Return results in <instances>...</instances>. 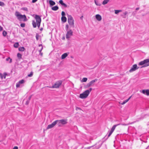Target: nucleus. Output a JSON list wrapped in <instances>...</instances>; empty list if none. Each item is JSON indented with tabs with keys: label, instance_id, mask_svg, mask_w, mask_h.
<instances>
[{
	"label": "nucleus",
	"instance_id": "obj_1",
	"mask_svg": "<svg viewBox=\"0 0 149 149\" xmlns=\"http://www.w3.org/2000/svg\"><path fill=\"white\" fill-rule=\"evenodd\" d=\"M138 65L142 66L141 68L149 66V59H146L138 63Z\"/></svg>",
	"mask_w": 149,
	"mask_h": 149
},
{
	"label": "nucleus",
	"instance_id": "obj_2",
	"mask_svg": "<svg viewBox=\"0 0 149 149\" xmlns=\"http://www.w3.org/2000/svg\"><path fill=\"white\" fill-rule=\"evenodd\" d=\"M15 15L19 20H20L21 19H24L23 21L24 22L26 21L27 20L26 16L25 15H22L18 11L15 12Z\"/></svg>",
	"mask_w": 149,
	"mask_h": 149
},
{
	"label": "nucleus",
	"instance_id": "obj_3",
	"mask_svg": "<svg viewBox=\"0 0 149 149\" xmlns=\"http://www.w3.org/2000/svg\"><path fill=\"white\" fill-rule=\"evenodd\" d=\"M68 21L70 27H74V20L71 15L68 14Z\"/></svg>",
	"mask_w": 149,
	"mask_h": 149
},
{
	"label": "nucleus",
	"instance_id": "obj_4",
	"mask_svg": "<svg viewBox=\"0 0 149 149\" xmlns=\"http://www.w3.org/2000/svg\"><path fill=\"white\" fill-rule=\"evenodd\" d=\"M67 119H61L60 120H57L55 121L56 125L57 124L59 127H61L62 125H64L67 123Z\"/></svg>",
	"mask_w": 149,
	"mask_h": 149
},
{
	"label": "nucleus",
	"instance_id": "obj_5",
	"mask_svg": "<svg viewBox=\"0 0 149 149\" xmlns=\"http://www.w3.org/2000/svg\"><path fill=\"white\" fill-rule=\"evenodd\" d=\"M62 81L59 80L56 81L55 83L52 86L49 87L50 88H59V86L62 84Z\"/></svg>",
	"mask_w": 149,
	"mask_h": 149
},
{
	"label": "nucleus",
	"instance_id": "obj_6",
	"mask_svg": "<svg viewBox=\"0 0 149 149\" xmlns=\"http://www.w3.org/2000/svg\"><path fill=\"white\" fill-rule=\"evenodd\" d=\"M89 95V91H85L83 93L80 94L79 97L81 99L86 98Z\"/></svg>",
	"mask_w": 149,
	"mask_h": 149
},
{
	"label": "nucleus",
	"instance_id": "obj_7",
	"mask_svg": "<svg viewBox=\"0 0 149 149\" xmlns=\"http://www.w3.org/2000/svg\"><path fill=\"white\" fill-rule=\"evenodd\" d=\"M67 32L66 35V38L68 40H69L70 37L73 35V32L71 30L67 31Z\"/></svg>",
	"mask_w": 149,
	"mask_h": 149
},
{
	"label": "nucleus",
	"instance_id": "obj_8",
	"mask_svg": "<svg viewBox=\"0 0 149 149\" xmlns=\"http://www.w3.org/2000/svg\"><path fill=\"white\" fill-rule=\"evenodd\" d=\"M97 79H95L91 81L89 83L87 84L85 86L86 88H88L89 87L93 86L94 85V83L97 81Z\"/></svg>",
	"mask_w": 149,
	"mask_h": 149
},
{
	"label": "nucleus",
	"instance_id": "obj_9",
	"mask_svg": "<svg viewBox=\"0 0 149 149\" xmlns=\"http://www.w3.org/2000/svg\"><path fill=\"white\" fill-rule=\"evenodd\" d=\"M139 68V67H138L136 64H135L132 65L131 69L130 70L129 72H132L138 69Z\"/></svg>",
	"mask_w": 149,
	"mask_h": 149
},
{
	"label": "nucleus",
	"instance_id": "obj_10",
	"mask_svg": "<svg viewBox=\"0 0 149 149\" xmlns=\"http://www.w3.org/2000/svg\"><path fill=\"white\" fill-rule=\"evenodd\" d=\"M35 18L36 20V23H41V18L39 15H36Z\"/></svg>",
	"mask_w": 149,
	"mask_h": 149
},
{
	"label": "nucleus",
	"instance_id": "obj_11",
	"mask_svg": "<svg viewBox=\"0 0 149 149\" xmlns=\"http://www.w3.org/2000/svg\"><path fill=\"white\" fill-rule=\"evenodd\" d=\"M149 116V114H142L141 115V116L140 118H138V121H139L140 120H141L143 119L144 118H146V116Z\"/></svg>",
	"mask_w": 149,
	"mask_h": 149
},
{
	"label": "nucleus",
	"instance_id": "obj_12",
	"mask_svg": "<svg viewBox=\"0 0 149 149\" xmlns=\"http://www.w3.org/2000/svg\"><path fill=\"white\" fill-rule=\"evenodd\" d=\"M55 121L53 122L51 124L48 125L47 128V129H51L53 128L56 125Z\"/></svg>",
	"mask_w": 149,
	"mask_h": 149
},
{
	"label": "nucleus",
	"instance_id": "obj_13",
	"mask_svg": "<svg viewBox=\"0 0 149 149\" xmlns=\"http://www.w3.org/2000/svg\"><path fill=\"white\" fill-rule=\"evenodd\" d=\"M24 83V79H22L19 81V82L16 83V87L17 88H18L20 86V84H23Z\"/></svg>",
	"mask_w": 149,
	"mask_h": 149
},
{
	"label": "nucleus",
	"instance_id": "obj_14",
	"mask_svg": "<svg viewBox=\"0 0 149 149\" xmlns=\"http://www.w3.org/2000/svg\"><path fill=\"white\" fill-rule=\"evenodd\" d=\"M59 3L61 4V5L63 6L64 7H67V5L65 3H63V1L62 0H60L59 1Z\"/></svg>",
	"mask_w": 149,
	"mask_h": 149
},
{
	"label": "nucleus",
	"instance_id": "obj_15",
	"mask_svg": "<svg viewBox=\"0 0 149 149\" xmlns=\"http://www.w3.org/2000/svg\"><path fill=\"white\" fill-rule=\"evenodd\" d=\"M142 93L144 94H146L147 95H149V90H143L142 91Z\"/></svg>",
	"mask_w": 149,
	"mask_h": 149
},
{
	"label": "nucleus",
	"instance_id": "obj_16",
	"mask_svg": "<svg viewBox=\"0 0 149 149\" xmlns=\"http://www.w3.org/2000/svg\"><path fill=\"white\" fill-rule=\"evenodd\" d=\"M49 3L50 6H52L55 5V2L54 1L52 0H49Z\"/></svg>",
	"mask_w": 149,
	"mask_h": 149
},
{
	"label": "nucleus",
	"instance_id": "obj_17",
	"mask_svg": "<svg viewBox=\"0 0 149 149\" xmlns=\"http://www.w3.org/2000/svg\"><path fill=\"white\" fill-rule=\"evenodd\" d=\"M96 19L98 21H100L102 19V17L101 15L99 14H97L95 16Z\"/></svg>",
	"mask_w": 149,
	"mask_h": 149
},
{
	"label": "nucleus",
	"instance_id": "obj_18",
	"mask_svg": "<svg viewBox=\"0 0 149 149\" xmlns=\"http://www.w3.org/2000/svg\"><path fill=\"white\" fill-rule=\"evenodd\" d=\"M68 54L67 53H65L63 54L61 57V59H64L65 58L68 56Z\"/></svg>",
	"mask_w": 149,
	"mask_h": 149
},
{
	"label": "nucleus",
	"instance_id": "obj_19",
	"mask_svg": "<svg viewBox=\"0 0 149 149\" xmlns=\"http://www.w3.org/2000/svg\"><path fill=\"white\" fill-rule=\"evenodd\" d=\"M121 124H116V125H114L113 127H112L111 129V130H112V131H114V130L115 129V128H116V127L118 126V125H121ZM122 125H124V124H121Z\"/></svg>",
	"mask_w": 149,
	"mask_h": 149
},
{
	"label": "nucleus",
	"instance_id": "obj_20",
	"mask_svg": "<svg viewBox=\"0 0 149 149\" xmlns=\"http://www.w3.org/2000/svg\"><path fill=\"white\" fill-rule=\"evenodd\" d=\"M59 8L58 6H55L52 8V9L54 11L57 10Z\"/></svg>",
	"mask_w": 149,
	"mask_h": 149
},
{
	"label": "nucleus",
	"instance_id": "obj_21",
	"mask_svg": "<svg viewBox=\"0 0 149 149\" xmlns=\"http://www.w3.org/2000/svg\"><path fill=\"white\" fill-rule=\"evenodd\" d=\"M61 20L62 22H65L67 21V18L65 16L62 17Z\"/></svg>",
	"mask_w": 149,
	"mask_h": 149
},
{
	"label": "nucleus",
	"instance_id": "obj_22",
	"mask_svg": "<svg viewBox=\"0 0 149 149\" xmlns=\"http://www.w3.org/2000/svg\"><path fill=\"white\" fill-rule=\"evenodd\" d=\"M33 26L34 28H36V27L37 26V24L35 22V21L34 20H33L32 21V23Z\"/></svg>",
	"mask_w": 149,
	"mask_h": 149
},
{
	"label": "nucleus",
	"instance_id": "obj_23",
	"mask_svg": "<svg viewBox=\"0 0 149 149\" xmlns=\"http://www.w3.org/2000/svg\"><path fill=\"white\" fill-rule=\"evenodd\" d=\"M25 49V48L23 47H20L19 48V51L21 52H23L24 51Z\"/></svg>",
	"mask_w": 149,
	"mask_h": 149
},
{
	"label": "nucleus",
	"instance_id": "obj_24",
	"mask_svg": "<svg viewBox=\"0 0 149 149\" xmlns=\"http://www.w3.org/2000/svg\"><path fill=\"white\" fill-rule=\"evenodd\" d=\"M6 60L7 61H9V63H11L12 62V59L10 57H8L6 58Z\"/></svg>",
	"mask_w": 149,
	"mask_h": 149
},
{
	"label": "nucleus",
	"instance_id": "obj_25",
	"mask_svg": "<svg viewBox=\"0 0 149 149\" xmlns=\"http://www.w3.org/2000/svg\"><path fill=\"white\" fill-rule=\"evenodd\" d=\"M111 134V133L109 132V134L108 135V136H106L104 138V139H105V140L107 139L108 138H109V137L111 135V134Z\"/></svg>",
	"mask_w": 149,
	"mask_h": 149
},
{
	"label": "nucleus",
	"instance_id": "obj_26",
	"mask_svg": "<svg viewBox=\"0 0 149 149\" xmlns=\"http://www.w3.org/2000/svg\"><path fill=\"white\" fill-rule=\"evenodd\" d=\"M109 1V0H104L103 1L102 4L103 5H105L107 4Z\"/></svg>",
	"mask_w": 149,
	"mask_h": 149
},
{
	"label": "nucleus",
	"instance_id": "obj_27",
	"mask_svg": "<svg viewBox=\"0 0 149 149\" xmlns=\"http://www.w3.org/2000/svg\"><path fill=\"white\" fill-rule=\"evenodd\" d=\"M17 56L19 59H21L22 58V55L20 53H18L17 54Z\"/></svg>",
	"mask_w": 149,
	"mask_h": 149
},
{
	"label": "nucleus",
	"instance_id": "obj_28",
	"mask_svg": "<svg viewBox=\"0 0 149 149\" xmlns=\"http://www.w3.org/2000/svg\"><path fill=\"white\" fill-rule=\"evenodd\" d=\"M19 43L18 42H16L14 45V47L15 48H17L19 46Z\"/></svg>",
	"mask_w": 149,
	"mask_h": 149
},
{
	"label": "nucleus",
	"instance_id": "obj_29",
	"mask_svg": "<svg viewBox=\"0 0 149 149\" xmlns=\"http://www.w3.org/2000/svg\"><path fill=\"white\" fill-rule=\"evenodd\" d=\"M5 4L3 2L0 1V6L3 7L5 6Z\"/></svg>",
	"mask_w": 149,
	"mask_h": 149
},
{
	"label": "nucleus",
	"instance_id": "obj_30",
	"mask_svg": "<svg viewBox=\"0 0 149 149\" xmlns=\"http://www.w3.org/2000/svg\"><path fill=\"white\" fill-rule=\"evenodd\" d=\"M87 80V78L86 77L82 79V82H86Z\"/></svg>",
	"mask_w": 149,
	"mask_h": 149
},
{
	"label": "nucleus",
	"instance_id": "obj_31",
	"mask_svg": "<svg viewBox=\"0 0 149 149\" xmlns=\"http://www.w3.org/2000/svg\"><path fill=\"white\" fill-rule=\"evenodd\" d=\"M40 36L38 33H36V37L37 40H38L39 39V37Z\"/></svg>",
	"mask_w": 149,
	"mask_h": 149
},
{
	"label": "nucleus",
	"instance_id": "obj_32",
	"mask_svg": "<svg viewBox=\"0 0 149 149\" xmlns=\"http://www.w3.org/2000/svg\"><path fill=\"white\" fill-rule=\"evenodd\" d=\"M33 74V72H31L28 75V77H32Z\"/></svg>",
	"mask_w": 149,
	"mask_h": 149
},
{
	"label": "nucleus",
	"instance_id": "obj_33",
	"mask_svg": "<svg viewBox=\"0 0 149 149\" xmlns=\"http://www.w3.org/2000/svg\"><path fill=\"white\" fill-rule=\"evenodd\" d=\"M127 11L123 13L124 15H122L123 16V17L124 18H126V15L127 14Z\"/></svg>",
	"mask_w": 149,
	"mask_h": 149
},
{
	"label": "nucleus",
	"instance_id": "obj_34",
	"mask_svg": "<svg viewBox=\"0 0 149 149\" xmlns=\"http://www.w3.org/2000/svg\"><path fill=\"white\" fill-rule=\"evenodd\" d=\"M7 34V32L6 31H3V36H5Z\"/></svg>",
	"mask_w": 149,
	"mask_h": 149
},
{
	"label": "nucleus",
	"instance_id": "obj_35",
	"mask_svg": "<svg viewBox=\"0 0 149 149\" xmlns=\"http://www.w3.org/2000/svg\"><path fill=\"white\" fill-rule=\"evenodd\" d=\"M115 13L116 14H118L121 11V10H115Z\"/></svg>",
	"mask_w": 149,
	"mask_h": 149
},
{
	"label": "nucleus",
	"instance_id": "obj_36",
	"mask_svg": "<svg viewBox=\"0 0 149 149\" xmlns=\"http://www.w3.org/2000/svg\"><path fill=\"white\" fill-rule=\"evenodd\" d=\"M21 9L23 10H24L26 11H28V8L26 7H24V8H21Z\"/></svg>",
	"mask_w": 149,
	"mask_h": 149
},
{
	"label": "nucleus",
	"instance_id": "obj_37",
	"mask_svg": "<svg viewBox=\"0 0 149 149\" xmlns=\"http://www.w3.org/2000/svg\"><path fill=\"white\" fill-rule=\"evenodd\" d=\"M25 24L24 23H21L20 24V26L21 27L23 28L25 26Z\"/></svg>",
	"mask_w": 149,
	"mask_h": 149
},
{
	"label": "nucleus",
	"instance_id": "obj_38",
	"mask_svg": "<svg viewBox=\"0 0 149 149\" xmlns=\"http://www.w3.org/2000/svg\"><path fill=\"white\" fill-rule=\"evenodd\" d=\"M128 101V100L127 99L125 100L122 103H121V104L122 105H123V104H125Z\"/></svg>",
	"mask_w": 149,
	"mask_h": 149
},
{
	"label": "nucleus",
	"instance_id": "obj_39",
	"mask_svg": "<svg viewBox=\"0 0 149 149\" xmlns=\"http://www.w3.org/2000/svg\"><path fill=\"white\" fill-rule=\"evenodd\" d=\"M61 15L62 16V17H64L65 15V12L64 11H62L61 13Z\"/></svg>",
	"mask_w": 149,
	"mask_h": 149
},
{
	"label": "nucleus",
	"instance_id": "obj_40",
	"mask_svg": "<svg viewBox=\"0 0 149 149\" xmlns=\"http://www.w3.org/2000/svg\"><path fill=\"white\" fill-rule=\"evenodd\" d=\"M68 28L69 26L68 24H67L65 26V30H66V31H68Z\"/></svg>",
	"mask_w": 149,
	"mask_h": 149
},
{
	"label": "nucleus",
	"instance_id": "obj_41",
	"mask_svg": "<svg viewBox=\"0 0 149 149\" xmlns=\"http://www.w3.org/2000/svg\"><path fill=\"white\" fill-rule=\"evenodd\" d=\"M29 102H30V101H29V100H27L26 101V102L25 104H26V105H28V104H29Z\"/></svg>",
	"mask_w": 149,
	"mask_h": 149
},
{
	"label": "nucleus",
	"instance_id": "obj_42",
	"mask_svg": "<svg viewBox=\"0 0 149 149\" xmlns=\"http://www.w3.org/2000/svg\"><path fill=\"white\" fill-rule=\"evenodd\" d=\"M41 23H37V25L38 28H39L40 27Z\"/></svg>",
	"mask_w": 149,
	"mask_h": 149
},
{
	"label": "nucleus",
	"instance_id": "obj_43",
	"mask_svg": "<svg viewBox=\"0 0 149 149\" xmlns=\"http://www.w3.org/2000/svg\"><path fill=\"white\" fill-rule=\"evenodd\" d=\"M92 88H90L89 90H86V91H89V94L90 93V92H91L92 90Z\"/></svg>",
	"mask_w": 149,
	"mask_h": 149
},
{
	"label": "nucleus",
	"instance_id": "obj_44",
	"mask_svg": "<svg viewBox=\"0 0 149 149\" xmlns=\"http://www.w3.org/2000/svg\"><path fill=\"white\" fill-rule=\"evenodd\" d=\"M76 109L77 110H81L80 108H79V107H76Z\"/></svg>",
	"mask_w": 149,
	"mask_h": 149
},
{
	"label": "nucleus",
	"instance_id": "obj_45",
	"mask_svg": "<svg viewBox=\"0 0 149 149\" xmlns=\"http://www.w3.org/2000/svg\"><path fill=\"white\" fill-rule=\"evenodd\" d=\"M0 77H1V79H2L3 78L2 74L1 73H0Z\"/></svg>",
	"mask_w": 149,
	"mask_h": 149
},
{
	"label": "nucleus",
	"instance_id": "obj_46",
	"mask_svg": "<svg viewBox=\"0 0 149 149\" xmlns=\"http://www.w3.org/2000/svg\"><path fill=\"white\" fill-rule=\"evenodd\" d=\"M31 97H32V95H31L29 97L28 100H29L30 101L31 99Z\"/></svg>",
	"mask_w": 149,
	"mask_h": 149
},
{
	"label": "nucleus",
	"instance_id": "obj_47",
	"mask_svg": "<svg viewBox=\"0 0 149 149\" xmlns=\"http://www.w3.org/2000/svg\"><path fill=\"white\" fill-rule=\"evenodd\" d=\"M93 146H90V147H88L87 148H86L87 149H90L91 147H92Z\"/></svg>",
	"mask_w": 149,
	"mask_h": 149
},
{
	"label": "nucleus",
	"instance_id": "obj_48",
	"mask_svg": "<svg viewBox=\"0 0 149 149\" xmlns=\"http://www.w3.org/2000/svg\"><path fill=\"white\" fill-rule=\"evenodd\" d=\"M38 0H32V2L33 3H34L37 1Z\"/></svg>",
	"mask_w": 149,
	"mask_h": 149
},
{
	"label": "nucleus",
	"instance_id": "obj_49",
	"mask_svg": "<svg viewBox=\"0 0 149 149\" xmlns=\"http://www.w3.org/2000/svg\"><path fill=\"white\" fill-rule=\"evenodd\" d=\"M3 29V27H1V26H0V31H1Z\"/></svg>",
	"mask_w": 149,
	"mask_h": 149
},
{
	"label": "nucleus",
	"instance_id": "obj_50",
	"mask_svg": "<svg viewBox=\"0 0 149 149\" xmlns=\"http://www.w3.org/2000/svg\"><path fill=\"white\" fill-rule=\"evenodd\" d=\"M13 149H18V147L16 146L14 147Z\"/></svg>",
	"mask_w": 149,
	"mask_h": 149
},
{
	"label": "nucleus",
	"instance_id": "obj_51",
	"mask_svg": "<svg viewBox=\"0 0 149 149\" xmlns=\"http://www.w3.org/2000/svg\"><path fill=\"white\" fill-rule=\"evenodd\" d=\"M42 49H43V47H41V49L40 50H39V52H40V53Z\"/></svg>",
	"mask_w": 149,
	"mask_h": 149
},
{
	"label": "nucleus",
	"instance_id": "obj_52",
	"mask_svg": "<svg viewBox=\"0 0 149 149\" xmlns=\"http://www.w3.org/2000/svg\"><path fill=\"white\" fill-rule=\"evenodd\" d=\"M3 74L4 75H5V76L6 77V75H7V73L6 72H4Z\"/></svg>",
	"mask_w": 149,
	"mask_h": 149
},
{
	"label": "nucleus",
	"instance_id": "obj_53",
	"mask_svg": "<svg viewBox=\"0 0 149 149\" xmlns=\"http://www.w3.org/2000/svg\"><path fill=\"white\" fill-rule=\"evenodd\" d=\"M83 16L82 15V16H81L80 17V19H83Z\"/></svg>",
	"mask_w": 149,
	"mask_h": 149
},
{
	"label": "nucleus",
	"instance_id": "obj_54",
	"mask_svg": "<svg viewBox=\"0 0 149 149\" xmlns=\"http://www.w3.org/2000/svg\"><path fill=\"white\" fill-rule=\"evenodd\" d=\"M38 46H39V47H40V46H41V47H42V44H39V45H38Z\"/></svg>",
	"mask_w": 149,
	"mask_h": 149
},
{
	"label": "nucleus",
	"instance_id": "obj_55",
	"mask_svg": "<svg viewBox=\"0 0 149 149\" xmlns=\"http://www.w3.org/2000/svg\"><path fill=\"white\" fill-rule=\"evenodd\" d=\"M139 7H138V8H136V10H139Z\"/></svg>",
	"mask_w": 149,
	"mask_h": 149
},
{
	"label": "nucleus",
	"instance_id": "obj_56",
	"mask_svg": "<svg viewBox=\"0 0 149 149\" xmlns=\"http://www.w3.org/2000/svg\"><path fill=\"white\" fill-rule=\"evenodd\" d=\"M113 131H112V130H111L109 132L111 133V134H112V133H113Z\"/></svg>",
	"mask_w": 149,
	"mask_h": 149
},
{
	"label": "nucleus",
	"instance_id": "obj_57",
	"mask_svg": "<svg viewBox=\"0 0 149 149\" xmlns=\"http://www.w3.org/2000/svg\"><path fill=\"white\" fill-rule=\"evenodd\" d=\"M131 97H132V96H131L128 99H127V100H128V101H129V100L131 98Z\"/></svg>",
	"mask_w": 149,
	"mask_h": 149
},
{
	"label": "nucleus",
	"instance_id": "obj_58",
	"mask_svg": "<svg viewBox=\"0 0 149 149\" xmlns=\"http://www.w3.org/2000/svg\"><path fill=\"white\" fill-rule=\"evenodd\" d=\"M95 3L97 5V6H100V5L98 4H97V3L95 1Z\"/></svg>",
	"mask_w": 149,
	"mask_h": 149
},
{
	"label": "nucleus",
	"instance_id": "obj_59",
	"mask_svg": "<svg viewBox=\"0 0 149 149\" xmlns=\"http://www.w3.org/2000/svg\"><path fill=\"white\" fill-rule=\"evenodd\" d=\"M3 77H4V79H5V78H6V76H5V75H4V74H3Z\"/></svg>",
	"mask_w": 149,
	"mask_h": 149
},
{
	"label": "nucleus",
	"instance_id": "obj_60",
	"mask_svg": "<svg viewBox=\"0 0 149 149\" xmlns=\"http://www.w3.org/2000/svg\"><path fill=\"white\" fill-rule=\"evenodd\" d=\"M43 30V28H41L40 29V31H42Z\"/></svg>",
	"mask_w": 149,
	"mask_h": 149
},
{
	"label": "nucleus",
	"instance_id": "obj_61",
	"mask_svg": "<svg viewBox=\"0 0 149 149\" xmlns=\"http://www.w3.org/2000/svg\"><path fill=\"white\" fill-rule=\"evenodd\" d=\"M65 37H63V38H62V39L63 40H64V39H65Z\"/></svg>",
	"mask_w": 149,
	"mask_h": 149
},
{
	"label": "nucleus",
	"instance_id": "obj_62",
	"mask_svg": "<svg viewBox=\"0 0 149 149\" xmlns=\"http://www.w3.org/2000/svg\"><path fill=\"white\" fill-rule=\"evenodd\" d=\"M40 54L41 56H42V53H40Z\"/></svg>",
	"mask_w": 149,
	"mask_h": 149
}]
</instances>
